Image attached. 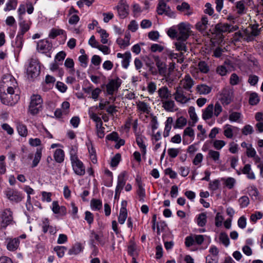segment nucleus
<instances>
[{"label":"nucleus","instance_id":"1","mask_svg":"<svg viewBox=\"0 0 263 263\" xmlns=\"http://www.w3.org/2000/svg\"><path fill=\"white\" fill-rule=\"evenodd\" d=\"M1 102L7 105H13L20 100L18 91H11L0 89Z\"/></svg>","mask_w":263,"mask_h":263},{"label":"nucleus","instance_id":"2","mask_svg":"<svg viewBox=\"0 0 263 263\" xmlns=\"http://www.w3.org/2000/svg\"><path fill=\"white\" fill-rule=\"evenodd\" d=\"M0 89L9 91H18V85L15 78L11 75L8 74L3 77Z\"/></svg>","mask_w":263,"mask_h":263},{"label":"nucleus","instance_id":"3","mask_svg":"<svg viewBox=\"0 0 263 263\" xmlns=\"http://www.w3.org/2000/svg\"><path fill=\"white\" fill-rule=\"evenodd\" d=\"M43 100L41 96L33 95L31 97V101L29 106V111L32 115L37 114L42 108Z\"/></svg>","mask_w":263,"mask_h":263},{"label":"nucleus","instance_id":"4","mask_svg":"<svg viewBox=\"0 0 263 263\" xmlns=\"http://www.w3.org/2000/svg\"><path fill=\"white\" fill-rule=\"evenodd\" d=\"M27 73L28 76L32 78H36L40 74V66L37 59L32 58L30 60Z\"/></svg>","mask_w":263,"mask_h":263},{"label":"nucleus","instance_id":"5","mask_svg":"<svg viewBox=\"0 0 263 263\" xmlns=\"http://www.w3.org/2000/svg\"><path fill=\"white\" fill-rule=\"evenodd\" d=\"M219 96V100L223 105H228L233 100L232 91L229 88L223 89L220 92Z\"/></svg>","mask_w":263,"mask_h":263},{"label":"nucleus","instance_id":"6","mask_svg":"<svg viewBox=\"0 0 263 263\" xmlns=\"http://www.w3.org/2000/svg\"><path fill=\"white\" fill-rule=\"evenodd\" d=\"M121 83L122 80L119 77L110 80L106 85L107 93L109 95H112L115 91L118 90Z\"/></svg>","mask_w":263,"mask_h":263},{"label":"nucleus","instance_id":"7","mask_svg":"<svg viewBox=\"0 0 263 263\" xmlns=\"http://www.w3.org/2000/svg\"><path fill=\"white\" fill-rule=\"evenodd\" d=\"M2 224L6 228L13 222V213L10 209L4 210L0 214Z\"/></svg>","mask_w":263,"mask_h":263},{"label":"nucleus","instance_id":"8","mask_svg":"<svg viewBox=\"0 0 263 263\" xmlns=\"http://www.w3.org/2000/svg\"><path fill=\"white\" fill-rule=\"evenodd\" d=\"M116 8L121 18H124L128 15L129 6L125 0H120Z\"/></svg>","mask_w":263,"mask_h":263},{"label":"nucleus","instance_id":"9","mask_svg":"<svg viewBox=\"0 0 263 263\" xmlns=\"http://www.w3.org/2000/svg\"><path fill=\"white\" fill-rule=\"evenodd\" d=\"M71 162L73 170L77 175L83 176L85 174V167L83 162L79 159L71 161Z\"/></svg>","mask_w":263,"mask_h":263},{"label":"nucleus","instance_id":"10","mask_svg":"<svg viewBox=\"0 0 263 263\" xmlns=\"http://www.w3.org/2000/svg\"><path fill=\"white\" fill-rule=\"evenodd\" d=\"M167 35L172 39H176L178 40V42H175V45L176 46V49L178 51H180L181 50V35L178 34V31L176 29V27L173 26L170 28L167 31Z\"/></svg>","mask_w":263,"mask_h":263},{"label":"nucleus","instance_id":"11","mask_svg":"<svg viewBox=\"0 0 263 263\" xmlns=\"http://www.w3.org/2000/svg\"><path fill=\"white\" fill-rule=\"evenodd\" d=\"M5 194L7 198L12 201L18 202L22 199L21 194L18 191L13 189H8L5 192Z\"/></svg>","mask_w":263,"mask_h":263},{"label":"nucleus","instance_id":"12","mask_svg":"<svg viewBox=\"0 0 263 263\" xmlns=\"http://www.w3.org/2000/svg\"><path fill=\"white\" fill-rule=\"evenodd\" d=\"M52 47L51 43L46 40H40L37 44V50L42 53H47Z\"/></svg>","mask_w":263,"mask_h":263},{"label":"nucleus","instance_id":"13","mask_svg":"<svg viewBox=\"0 0 263 263\" xmlns=\"http://www.w3.org/2000/svg\"><path fill=\"white\" fill-rule=\"evenodd\" d=\"M216 29L217 31L221 32H232L238 29L237 25H232L227 23L218 24L216 26Z\"/></svg>","mask_w":263,"mask_h":263},{"label":"nucleus","instance_id":"14","mask_svg":"<svg viewBox=\"0 0 263 263\" xmlns=\"http://www.w3.org/2000/svg\"><path fill=\"white\" fill-rule=\"evenodd\" d=\"M183 140L184 144H187L193 141L195 137V133L194 129L191 127H186L183 132Z\"/></svg>","mask_w":263,"mask_h":263},{"label":"nucleus","instance_id":"15","mask_svg":"<svg viewBox=\"0 0 263 263\" xmlns=\"http://www.w3.org/2000/svg\"><path fill=\"white\" fill-rule=\"evenodd\" d=\"M89 237V244L92 248H96L95 240L98 241L102 246H103L105 244V242L102 239L103 236L98 235L93 230L90 231Z\"/></svg>","mask_w":263,"mask_h":263},{"label":"nucleus","instance_id":"16","mask_svg":"<svg viewBox=\"0 0 263 263\" xmlns=\"http://www.w3.org/2000/svg\"><path fill=\"white\" fill-rule=\"evenodd\" d=\"M126 180L125 179V173L120 174L118 178L117 185L115 190V197L119 195L123 187L125 185Z\"/></svg>","mask_w":263,"mask_h":263},{"label":"nucleus","instance_id":"17","mask_svg":"<svg viewBox=\"0 0 263 263\" xmlns=\"http://www.w3.org/2000/svg\"><path fill=\"white\" fill-rule=\"evenodd\" d=\"M42 231L44 233H46L48 231L50 234H55L57 233V229L55 227L50 225L49 221L48 218H44L43 220L42 224Z\"/></svg>","mask_w":263,"mask_h":263},{"label":"nucleus","instance_id":"18","mask_svg":"<svg viewBox=\"0 0 263 263\" xmlns=\"http://www.w3.org/2000/svg\"><path fill=\"white\" fill-rule=\"evenodd\" d=\"M6 241L7 243V248L9 251H14L18 248L20 245L19 238H8Z\"/></svg>","mask_w":263,"mask_h":263},{"label":"nucleus","instance_id":"19","mask_svg":"<svg viewBox=\"0 0 263 263\" xmlns=\"http://www.w3.org/2000/svg\"><path fill=\"white\" fill-rule=\"evenodd\" d=\"M19 21L20 31L18 33L24 35L29 30L31 23L27 22L21 17Z\"/></svg>","mask_w":263,"mask_h":263},{"label":"nucleus","instance_id":"20","mask_svg":"<svg viewBox=\"0 0 263 263\" xmlns=\"http://www.w3.org/2000/svg\"><path fill=\"white\" fill-rule=\"evenodd\" d=\"M191 29V26L190 24L186 23H182V42L185 41L191 35L192 33Z\"/></svg>","mask_w":263,"mask_h":263},{"label":"nucleus","instance_id":"21","mask_svg":"<svg viewBox=\"0 0 263 263\" xmlns=\"http://www.w3.org/2000/svg\"><path fill=\"white\" fill-rule=\"evenodd\" d=\"M159 97L161 98V101L166 100L171 97V94L167 87L164 86L159 88L158 91Z\"/></svg>","mask_w":263,"mask_h":263},{"label":"nucleus","instance_id":"22","mask_svg":"<svg viewBox=\"0 0 263 263\" xmlns=\"http://www.w3.org/2000/svg\"><path fill=\"white\" fill-rule=\"evenodd\" d=\"M214 105L213 104H209L206 108L203 111L202 118L204 120H209L212 118L214 114Z\"/></svg>","mask_w":263,"mask_h":263},{"label":"nucleus","instance_id":"23","mask_svg":"<svg viewBox=\"0 0 263 263\" xmlns=\"http://www.w3.org/2000/svg\"><path fill=\"white\" fill-rule=\"evenodd\" d=\"M241 173L247 175L248 179L254 180L255 179L254 173L251 171V166L249 164H246L241 170Z\"/></svg>","mask_w":263,"mask_h":263},{"label":"nucleus","instance_id":"24","mask_svg":"<svg viewBox=\"0 0 263 263\" xmlns=\"http://www.w3.org/2000/svg\"><path fill=\"white\" fill-rule=\"evenodd\" d=\"M170 11V8L167 7L166 3L164 1H160L158 7L157 12L158 14L162 15L163 13L168 15V11Z\"/></svg>","mask_w":263,"mask_h":263},{"label":"nucleus","instance_id":"25","mask_svg":"<svg viewBox=\"0 0 263 263\" xmlns=\"http://www.w3.org/2000/svg\"><path fill=\"white\" fill-rule=\"evenodd\" d=\"M234 130H238L239 128L236 126H232L229 124H226L224 126L223 134L227 138L231 139L233 136V132Z\"/></svg>","mask_w":263,"mask_h":263},{"label":"nucleus","instance_id":"26","mask_svg":"<svg viewBox=\"0 0 263 263\" xmlns=\"http://www.w3.org/2000/svg\"><path fill=\"white\" fill-rule=\"evenodd\" d=\"M156 65L158 68L159 73L164 75L166 71V65L158 57L155 58Z\"/></svg>","mask_w":263,"mask_h":263},{"label":"nucleus","instance_id":"27","mask_svg":"<svg viewBox=\"0 0 263 263\" xmlns=\"http://www.w3.org/2000/svg\"><path fill=\"white\" fill-rule=\"evenodd\" d=\"M138 109L143 113L148 114L150 112L151 107L149 105L145 102L139 101L137 103Z\"/></svg>","mask_w":263,"mask_h":263},{"label":"nucleus","instance_id":"28","mask_svg":"<svg viewBox=\"0 0 263 263\" xmlns=\"http://www.w3.org/2000/svg\"><path fill=\"white\" fill-rule=\"evenodd\" d=\"M162 107L168 111H172L175 109V103L173 101L167 99L166 100L161 101Z\"/></svg>","mask_w":263,"mask_h":263},{"label":"nucleus","instance_id":"29","mask_svg":"<svg viewBox=\"0 0 263 263\" xmlns=\"http://www.w3.org/2000/svg\"><path fill=\"white\" fill-rule=\"evenodd\" d=\"M208 24V19L207 16H203L200 21L198 22L196 25V28L200 31H203L207 28Z\"/></svg>","mask_w":263,"mask_h":263},{"label":"nucleus","instance_id":"30","mask_svg":"<svg viewBox=\"0 0 263 263\" xmlns=\"http://www.w3.org/2000/svg\"><path fill=\"white\" fill-rule=\"evenodd\" d=\"M242 114L240 112L237 111L230 112L229 116V120L232 122H235L240 123L241 121Z\"/></svg>","mask_w":263,"mask_h":263},{"label":"nucleus","instance_id":"31","mask_svg":"<svg viewBox=\"0 0 263 263\" xmlns=\"http://www.w3.org/2000/svg\"><path fill=\"white\" fill-rule=\"evenodd\" d=\"M64 152L62 149H57L53 154L55 161L60 163L64 161Z\"/></svg>","mask_w":263,"mask_h":263},{"label":"nucleus","instance_id":"32","mask_svg":"<svg viewBox=\"0 0 263 263\" xmlns=\"http://www.w3.org/2000/svg\"><path fill=\"white\" fill-rule=\"evenodd\" d=\"M197 90L200 95H207L211 92L212 87L205 84H200L197 86Z\"/></svg>","mask_w":263,"mask_h":263},{"label":"nucleus","instance_id":"33","mask_svg":"<svg viewBox=\"0 0 263 263\" xmlns=\"http://www.w3.org/2000/svg\"><path fill=\"white\" fill-rule=\"evenodd\" d=\"M183 82V88L186 90L190 89L194 85V81L189 74H186L184 79L182 80Z\"/></svg>","mask_w":263,"mask_h":263},{"label":"nucleus","instance_id":"34","mask_svg":"<svg viewBox=\"0 0 263 263\" xmlns=\"http://www.w3.org/2000/svg\"><path fill=\"white\" fill-rule=\"evenodd\" d=\"M16 128L18 134L23 137H26L28 135V130L25 125L18 122L16 124Z\"/></svg>","mask_w":263,"mask_h":263},{"label":"nucleus","instance_id":"35","mask_svg":"<svg viewBox=\"0 0 263 263\" xmlns=\"http://www.w3.org/2000/svg\"><path fill=\"white\" fill-rule=\"evenodd\" d=\"M221 180L224 182V185L230 190L232 189L234 187L236 182L235 179L232 177L222 178Z\"/></svg>","mask_w":263,"mask_h":263},{"label":"nucleus","instance_id":"36","mask_svg":"<svg viewBox=\"0 0 263 263\" xmlns=\"http://www.w3.org/2000/svg\"><path fill=\"white\" fill-rule=\"evenodd\" d=\"M182 13L184 15L190 16L193 13V9L188 3L183 2L182 3Z\"/></svg>","mask_w":263,"mask_h":263},{"label":"nucleus","instance_id":"37","mask_svg":"<svg viewBox=\"0 0 263 263\" xmlns=\"http://www.w3.org/2000/svg\"><path fill=\"white\" fill-rule=\"evenodd\" d=\"M259 25L258 24H255L251 26V31L249 33L248 36L251 37V36H256L258 35L261 31V28H258Z\"/></svg>","mask_w":263,"mask_h":263},{"label":"nucleus","instance_id":"38","mask_svg":"<svg viewBox=\"0 0 263 263\" xmlns=\"http://www.w3.org/2000/svg\"><path fill=\"white\" fill-rule=\"evenodd\" d=\"M42 149L41 148H37L33 160L32 167H35L38 165L42 157Z\"/></svg>","mask_w":263,"mask_h":263},{"label":"nucleus","instance_id":"39","mask_svg":"<svg viewBox=\"0 0 263 263\" xmlns=\"http://www.w3.org/2000/svg\"><path fill=\"white\" fill-rule=\"evenodd\" d=\"M136 143L139 148L141 149L142 155L143 156H145L146 153V148L145 144L144 143L143 138L140 136H137L136 138Z\"/></svg>","mask_w":263,"mask_h":263},{"label":"nucleus","instance_id":"40","mask_svg":"<svg viewBox=\"0 0 263 263\" xmlns=\"http://www.w3.org/2000/svg\"><path fill=\"white\" fill-rule=\"evenodd\" d=\"M127 213L126 209L125 207H122L120 209V214L118 217V221L120 224H123L127 218Z\"/></svg>","mask_w":263,"mask_h":263},{"label":"nucleus","instance_id":"41","mask_svg":"<svg viewBox=\"0 0 263 263\" xmlns=\"http://www.w3.org/2000/svg\"><path fill=\"white\" fill-rule=\"evenodd\" d=\"M74 65V63L73 59L71 58H67L66 59L64 65L67 68L69 69V72L72 74H73L75 71Z\"/></svg>","mask_w":263,"mask_h":263},{"label":"nucleus","instance_id":"42","mask_svg":"<svg viewBox=\"0 0 263 263\" xmlns=\"http://www.w3.org/2000/svg\"><path fill=\"white\" fill-rule=\"evenodd\" d=\"M17 5V0H8L4 8L5 11H8L16 9Z\"/></svg>","mask_w":263,"mask_h":263},{"label":"nucleus","instance_id":"43","mask_svg":"<svg viewBox=\"0 0 263 263\" xmlns=\"http://www.w3.org/2000/svg\"><path fill=\"white\" fill-rule=\"evenodd\" d=\"M90 205L93 210L99 211L102 208V203L99 199H92L90 201Z\"/></svg>","mask_w":263,"mask_h":263},{"label":"nucleus","instance_id":"44","mask_svg":"<svg viewBox=\"0 0 263 263\" xmlns=\"http://www.w3.org/2000/svg\"><path fill=\"white\" fill-rule=\"evenodd\" d=\"M127 251L128 254L132 257L138 255L137 246L134 242H130V244L128 246Z\"/></svg>","mask_w":263,"mask_h":263},{"label":"nucleus","instance_id":"45","mask_svg":"<svg viewBox=\"0 0 263 263\" xmlns=\"http://www.w3.org/2000/svg\"><path fill=\"white\" fill-rule=\"evenodd\" d=\"M197 223L199 226L201 227L205 225L206 223V215L205 213H201L199 214L197 219Z\"/></svg>","mask_w":263,"mask_h":263},{"label":"nucleus","instance_id":"46","mask_svg":"<svg viewBox=\"0 0 263 263\" xmlns=\"http://www.w3.org/2000/svg\"><path fill=\"white\" fill-rule=\"evenodd\" d=\"M97 31L100 34L101 43L103 44H107L108 43L107 37H108L109 34L107 33L106 31L104 29L100 28L97 30Z\"/></svg>","mask_w":263,"mask_h":263},{"label":"nucleus","instance_id":"47","mask_svg":"<svg viewBox=\"0 0 263 263\" xmlns=\"http://www.w3.org/2000/svg\"><path fill=\"white\" fill-rule=\"evenodd\" d=\"M208 157L215 162L218 163L220 158V153L219 152L210 149L208 152Z\"/></svg>","mask_w":263,"mask_h":263},{"label":"nucleus","instance_id":"48","mask_svg":"<svg viewBox=\"0 0 263 263\" xmlns=\"http://www.w3.org/2000/svg\"><path fill=\"white\" fill-rule=\"evenodd\" d=\"M137 192L139 198V200L144 201L145 197V192L142 183L140 182L138 183V188Z\"/></svg>","mask_w":263,"mask_h":263},{"label":"nucleus","instance_id":"49","mask_svg":"<svg viewBox=\"0 0 263 263\" xmlns=\"http://www.w3.org/2000/svg\"><path fill=\"white\" fill-rule=\"evenodd\" d=\"M24 35L17 34L15 41L13 44V46L17 48H21L23 46V42H24Z\"/></svg>","mask_w":263,"mask_h":263},{"label":"nucleus","instance_id":"50","mask_svg":"<svg viewBox=\"0 0 263 263\" xmlns=\"http://www.w3.org/2000/svg\"><path fill=\"white\" fill-rule=\"evenodd\" d=\"M131 59V54L130 52L127 51L125 52V57L123 58V60L122 61V66L126 69L129 66L130 60Z\"/></svg>","mask_w":263,"mask_h":263},{"label":"nucleus","instance_id":"51","mask_svg":"<svg viewBox=\"0 0 263 263\" xmlns=\"http://www.w3.org/2000/svg\"><path fill=\"white\" fill-rule=\"evenodd\" d=\"M219 240L226 247H227L230 244V240L228 236L224 232H222L220 234Z\"/></svg>","mask_w":263,"mask_h":263},{"label":"nucleus","instance_id":"52","mask_svg":"<svg viewBox=\"0 0 263 263\" xmlns=\"http://www.w3.org/2000/svg\"><path fill=\"white\" fill-rule=\"evenodd\" d=\"M82 251V247L80 243L75 245L69 251V255H77Z\"/></svg>","mask_w":263,"mask_h":263},{"label":"nucleus","instance_id":"53","mask_svg":"<svg viewBox=\"0 0 263 263\" xmlns=\"http://www.w3.org/2000/svg\"><path fill=\"white\" fill-rule=\"evenodd\" d=\"M189 114L191 119L193 121V124L191 125L194 126V124L197 121L198 118L195 112V108L194 107L191 106L189 108Z\"/></svg>","mask_w":263,"mask_h":263},{"label":"nucleus","instance_id":"54","mask_svg":"<svg viewBox=\"0 0 263 263\" xmlns=\"http://www.w3.org/2000/svg\"><path fill=\"white\" fill-rule=\"evenodd\" d=\"M238 202L240 208H243L247 207L249 205L250 200L248 196H243L239 199Z\"/></svg>","mask_w":263,"mask_h":263},{"label":"nucleus","instance_id":"55","mask_svg":"<svg viewBox=\"0 0 263 263\" xmlns=\"http://www.w3.org/2000/svg\"><path fill=\"white\" fill-rule=\"evenodd\" d=\"M241 132L242 135L245 136H247L248 135H251L253 134L254 132V129L253 127L247 124L242 129H241Z\"/></svg>","mask_w":263,"mask_h":263},{"label":"nucleus","instance_id":"56","mask_svg":"<svg viewBox=\"0 0 263 263\" xmlns=\"http://www.w3.org/2000/svg\"><path fill=\"white\" fill-rule=\"evenodd\" d=\"M199 70L204 73H206L209 71V68L208 64L204 61H200L198 64Z\"/></svg>","mask_w":263,"mask_h":263},{"label":"nucleus","instance_id":"57","mask_svg":"<svg viewBox=\"0 0 263 263\" xmlns=\"http://www.w3.org/2000/svg\"><path fill=\"white\" fill-rule=\"evenodd\" d=\"M64 32V31L62 29L53 28L50 31L49 36L52 39H54L57 36L63 34Z\"/></svg>","mask_w":263,"mask_h":263},{"label":"nucleus","instance_id":"58","mask_svg":"<svg viewBox=\"0 0 263 263\" xmlns=\"http://www.w3.org/2000/svg\"><path fill=\"white\" fill-rule=\"evenodd\" d=\"M259 101L257 94L255 92L252 93L249 98V103L252 105H256Z\"/></svg>","mask_w":263,"mask_h":263},{"label":"nucleus","instance_id":"59","mask_svg":"<svg viewBox=\"0 0 263 263\" xmlns=\"http://www.w3.org/2000/svg\"><path fill=\"white\" fill-rule=\"evenodd\" d=\"M213 114L216 117H218L219 115L222 111V107L218 102H217L215 106H214Z\"/></svg>","mask_w":263,"mask_h":263},{"label":"nucleus","instance_id":"60","mask_svg":"<svg viewBox=\"0 0 263 263\" xmlns=\"http://www.w3.org/2000/svg\"><path fill=\"white\" fill-rule=\"evenodd\" d=\"M236 7L237 10V13L242 14L245 13V6L242 1H239L236 3Z\"/></svg>","mask_w":263,"mask_h":263},{"label":"nucleus","instance_id":"61","mask_svg":"<svg viewBox=\"0 0 263 263\" xmlns=\"http://www.w3.org/2000/svg\"><path fill=\"white\" fill-rule=\"evenodd\" d=\"M77 152L78 149L76 147L72 146L71 147L69 151L70 161L79 159L77 155Z\"/></svg>","mask_w":263,"mask_h":263},{"label":"nucleus","instance_id":"62","mask_svg":"<svg viewBox=\"0 0 263 263\" xmlns=\"http://www.w3.org/2000/svg\"><path fill=\"white\" fill-rule=\"evenodd\" d=\"M205 9L204 10V12L205 14H207L210 16H212L214 14V10L213 8L212 7V5L210 3H207L205 4Z\"/></svg>","mask_w":263,"mask_h":263},{"label":"nucleus","instance_id":"63","mask_svg":"<svg viewBox=\"0 0 263 263\" xmlns=\"http://www.w3.org/2000/svg\"><path fill=\"white\" fill-rule=\"evenodd\" d=\"M220 185V181L218 179H215L210 181L209 183V189L212 191H216L218 189Z\"/></svg>","mask_w":263,"mask_h":263},{"label":"nucleus","instance_id":"64","mask_svg":"<svg viewBox=\"0 0 263 263\" xmlns=\"http://www.w3.org/2000/svg\"><path fill=\"white\" fill-rule=\"evenodd\" d=\"M66 248L64 246H57L54 247V250L57 252L59 257H62L64 255L65 251Z\"/></svg>","mask_w":263,"mask_h":263}]
</instances>
